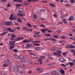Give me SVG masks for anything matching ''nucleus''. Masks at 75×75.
<instances>
[{
    "mask_svg": "<svg viewBox=\"0 0 75 75\" xmlns=\"http://www.w3.org/2000/svg\"><path fill=\"white\" fill-rule=\"evenodd\" d=\"M10 68H11V72H14V68L12 67H10Z\"/></svg>",
    "mask_w": 75,
    "mask_h": 75,
    "instance_id": "obj_16",
    "label": "nucleus"
},
{
    "mask_svg": "<svg viewBox=\"0 0 75 75\" xmlns=\"http://www.w3.org/2000/svg\"><path fill=\"white\" fill-rule=\"evenodd\" d=\"M17 15L18 16H19V17H23L25 16V14L24 13H23L20 15L19 14H17Z\"/></svg>",
    "mask_w": 75,
    "mask_h": 75,
    "instance_id": "obj_10",
    "label": "nucleus"
},
{
    "mask_svg": "<svg viewBox=\"0 0 75 75\" xmlns=\"http://www.w3.org/2000/svg\"><path fill=\"white\" fill-rule=\"evenodd\" d=\"M12 18H13L12 20H15V19L17 18V17L16 16H14Z\"/></svg>",
    "mask_w": 75,
    "mask_h": 75,
    "instance_id": "obj_42",
    "label": "nucleus"
},
{
    "mask_svg": "<svg viewBox=\"0 0 75 75\" xmlns=\"http://www.w3.org/2000/svg\"><path fill=\"white\" fill-rule=\"evenodd\" d=\"M6 63L7 65H9L11 64V62L8 60H6Z\"/></svg>",
    "mask_w": 75,
    "mask_h": 75,
    "instance_id": "obj_14",
    "label": "nucleus"
},
{
    "mask_svg": "<svg viewBox=\"0 0 75 75\" xmlns=\"http://www.w3.org/2000/svg\"><path fill=\"white\" fill-rule=\"evenodd\" d=\"M33 40V39H30L28 41V42H31V41H32Z\"/></svg>",
    "mask_w": 75,
    "mask_h": 75,
    "instance_id": "obj_47",
    "label": "nucleus"
},
{
    "mask_svg": "<svg viewBox=\"0 0 75 75\" xmlns=\"http://www.w3.org/2000/svg\"><path fill=\"white\" fill-rule=\"evenodd\" d=\"M18 21L19 22H20L21 23H22V21H21V19H20V18H18Z\"/></svg>",
    "mask_w": 75,
    "mask_h": 75,
    "instance_id": "obj_38",
    "label": "nucleus"
},
{
    "mask_svg": "<svg viewBox=\"0 0 75 75\" xmlns=\"http://www.w3.org/2000/svg\"><path fill=\"white\" fill-rule=\"evenodd\" d=\"M54 37V38H58V36L57 35H55L53 36Z\"/></svg>",
    "mask_w": 75,
    "mask_h": 75,
    "instance_id": "obj_55",
    "label": "nucleus"
},
{
    "mask_svg": "<svg viewBox=\"0 0 75 75\" xmlns=\"http://www.w3.org/2000/svg\"><path fill=\"white\" fill-rule=\"evenodd\" d=\"M58 54V53H57L56 52H54L53 53V54H54V55H57V56Z\"/></svg>",
    "mask_w": 75,
    "mask_h": 75,
    "instance_id": "obj_53",
    "label": "nucleus"
},
{
    "mask_svg": "<svg viewBox=\"0 0 75 75\" xmlns=\"http://www.w3.org/2000/svg\"><path fill=\"white\" fill-rule=\"evenodd\" d=\"M9 42L10 43V44H9V45H12L14 44H15V42H16V41H14L13 42V41H9Z\"/></svg>",
    "mask_w": 75,
    "mask_h": 75,
    "instance_id": "obj_8",
    "label": "nucleus"
},
{
    "mask_svg": "<svg viewBox=\"0 0 75 75\" xmlns=\"http://www.w3.org/2000/svg\"><path fill=\"white\" fill-rule=\"evenodd\" d=\"M13 51L15 52H18V50L17 49H14L13 50Z\"/></svg>",
    "mask_w": 75,
    "mask_h": 75,
    "instance_id": "obj_30",
    "label": "nucleus"
},
{
    "mask_svg": "<svg viewBox=\"0 0 75 75\" xmlns=\"http://www.w3.org/2000/svg\"><path fill=\"white\" fill-rule=\"evenodd\" d=\"M33 45H36V46H40V45L37 43L33 44Z\"/></svg>",
    "mask_w": 75,
    "mask_h": 75,
    "instance_id": "obj_43",
    "label": "nucleus"
},
{
    "mask_svg": "<svg viewBox=\"0 0 75 75\" xmlns=\"http://www.w3.org/2000/svg\"><path fill=\"white\" fill-rule=\"evenodd\" d=\"M11 36L12 37H13V38H15L16 37V35H13V34H12L11 35Z\"/></svg>",
    "mask_w": 75,
    "mask_h": 75,
    "instance_id": "obj_33",
    "label": "nucleus"
},
{
    "mask_svg": "<svg viewBox=\"0 0 75 75\" xmlns=\"http://www.w3.org/2000/svg\"><path fill=\"white\" fill-rule=\"evenodd\" d=\"M52 41H57V40H56V39H54V38H52Z\"/></svg>",
    "mask_w": 75,
    "mask_h": 75,
    "instance_id": "obj_50",
    "label": "nucleus"
},
{
    "mask_svg": "<svg viewBox=\"0 0 75 75\" xmlns=\"http://www.w3.org/2000/svg\"><path fill=\"white\" fill-rule=\"evenodd\" d=\"M27 25L29 27H31V24L30 23H27Z\"/></svg>",
    "mask_w": 75,
    "mask_h": 75,
    "instance_id": "obj_31",
    "label": "nucleus"
},
{
    "mask_svg": "<svg viewBox=\"0 0 75 75\" xmlns=\"http://www.w3.org/2000/svg\"><path fill=\"white\" fill-rule=\"evenodd\" d=\"M56 52L57 53H59V54H62V51H61V50H57Z\"/></svg>",
    "mask_w": 75,
    "mask_h": 75,
    "instance_id": "obj_22",
    "label": "nucleus"
},
{
    "mask_svg": "<svg viewBox=\"0 0 75 75\" xmlns=\"http://www.w3.org/2000/svg\"><path fill=\"white\" fill-rule=\"evenodd\" d=\"M8 33V31L6 32L5 33H2L1 34H0V36H3V35H4V34H7Z\"/></svg>",
    "mask_w": 75,
    "mask_h": 75,
    "instance_id": "obj_21",
    "label": "nucleus"
},
{
    "mask_svg": "<svg viewBox=\"0 0 75 75\" xmlns=\"http://www.w3.org/2000/svg\"><path fill=\"white\" fill-rule=\"evenodd\" d=\"M40 57L43 59H44V58H45V56H40Z\"/></svg>",
    "mask_w": 75,
    "mask_h": 75,
    "instance_id": "obj_37",
    "label": "nucleus"
},
{
    "mask_svg": "<svg viewBox=\"0 0 75 75\" xmlns=\"http://www.w3.org/2000/svg\"><path fill=\"white\" fill-rule=\"evenodd\" d=\"M72 48H75V46L72 45H71V49Z\"/></svg>",
    "mask_w": 75,
    "mask_h": 75,
    "instance_id": "obj_52",
    "label": "nucleus"
},
{
    "mask_svg": "<svg viewBox=\"0 0 75 75\" xmlns=\"http://www.w3.org/2000/svg\"><path fill=\"white\" fill-rule=\"evenodd\" d=\"M53 17H55V18H57V15H56V14H54L53 15Z\"/></svg>",
    "mask_w": 75,
    "mask_h": 75,
    "instance_id": "obj_63",
    "label": "nucleus"
},
{
    "mask_svg": "<svg viewBox=\"0 0 75 75\" xmlns=\"http://www.w3.org/2000/svg\"><path fill=\"white\" fill-rule=\"evenodd\" d=\"M42 3H47V2L46 1H42Z\"/></svg>",
    "mask_w": 75,
    "mask_h": 75,
    "instance_id": "obj_62",
    "label": "nucleus"
},
{
    "mask_svg": "<svg viewBox=\"0 0 75 75\" xmlns=\"http://www.w3.org/2000/svg\"><path fill=\"white\" fill-rule=\"evenodd\" d=\"M28 2H31V1H33V2H35L34 0H27Z\"/></svg>",
    "mask_w": 75,
    "mask_h": 75,
    "instance_id": "obj_44",
    "label": "nucleus"
},
{
    "mask_svg": "<svg viewBox=\"0 0 75 75\" xmlns=\"http://www.w3.org/2000/svg\"><path fill=\"white\" fill-rule=\"evenodd\" d=\"M18 71V69L17 67H15L14 69V72L16 73H17Z\"/></svg>",
    "mask_w": 75,
    "mask_h": 75,
    "instance_id": "obj_6",
    "label": "nucleus"
},
{
    "mask_svg": "<svg viewBox=\"0 0 75 75\" xmlns=\"http://www.w3.org/2000/svg\"><path fill=\"white\" fill-rule=\"evenodd\" d=\"M37 70H38V71L39 72H41L42 71L43 69L40 67H38L37 68Z\"/></svg>",
    "mask_w": 75,
    "mask_h": 75,
    "instance_id": "obj_5",
    "label": "nucleus"
},
{
    "mask_svg": "<svg viewBox=\"0 0 75 75\" xmlns=\"http://www.w3.org/2000/svg\"><path fill=\"white\" fill-rule=\"evenodd\" d=\"M18 10H19V11H21V12H22V11H23V8H19V9H18Z\"/></svg>",
    "mask_w": 75,
    "mask_h": 75,
    "instance_id": "obj_41",
    "label": "nucleus"
},
{
    "mask_svg": "<svg viewBox=\"0 0 75 75\" xmlns=\"http://www.w3.org/2000/svg\"><path fill=\"white\" fill-rule=\"evenodd\" d=\"M34 18H35V19H37V17L36 16V15H34Z\"/></svg>",
    "mask_w": 75,
    "mask_h": 75,
    "instance_id": "obj_57",
    "label": "nucleus"
},
{
    "mask_svg": "<svg viewBox=\"0 0 75 75\" xmlns=\"http://www.w3.org/2000/svg\"><path fill=\"white\" fill-rule=\"evenodd\" d=\"M40 27H45V25H40Z\"/></svg>",
    "mask_w": 75,
    "mask_h": 75,
    "instance_id": "obj_56",
    "label": "nucleus"
},
{
    "mask_svg": "<svg viewBox=\"0 0 75 75\" xmlns=\"http://www.w3.org/2000/svg\"><path fill=\"white\" fill-rule=\"evenodd\" d=\"M7 30H8V31H10V32H11L12 30H11V28H8L7 29Z\"/></svg>",
    "mask_w": 75,
    "mask_h": 75,
    "instance_id": "obj_32",
    "label": "nucleus"
},
{
    "mask_svg": "<svg viewBox=\"0 0 75 75\" xmlns=\"http://www.w3.org/2000/svg\"><path fill=\"white\" fill-rule=\"evenodd\" d=\"M28 62L29 64H31L32 63V62L29 60L28 61Z\"/></svg>",
    "mask_w": 75,
    "mask_h": 75,
    "instance_id": "obj_64",
    "label": "nucleus"
},
{
    "mask_svg": "<svg viewBox=\"0 0 75 75\" xmlns=\"http://www.w3.org/2000/svg\"><path fill=\"white\" fill-rule=\"evenodd\" d=\"M41 49V48L40 47H36L35 48V50H44V48H42L41 49Z\"/></svg>",
    "mask_w": 75,
    "mask_h": 75,
    "instance_id": "obj_7",
    "label": "nucleus"
},
{
    "mask_svg": "<svg viewBox=\"0 0 75 75\" xmlns=\"http://www.w3.org/2000/svg\"><path fill=\"white\" fill-rule=\"evenodd\" d=\"M69 64L70 65V67H73L74 66V63L73 62H69Z\"/></svg>",
    "mask_w": 75,
    "mask_h": 75,
    "instance_id": "obj_20",
    "label": "nucleus"
},
{
    "mask_svg": "<svg viewBox=\"0 0 75 75\" xmlns=\"http://www.w3.org/2000/svg\"><path fill=\"white\" fill-rule=\"evenodd\" d=\"M61 17L62 18H65V15H61Z\"/></svg>",
    "mask_w": 75,
    "mask_h": 75,
    "instance_id": "obj_40",
    "label": "nucleus"
},
{
    "mask_svg": "<svg viewBox=\"0 0 75 75\" xmlns=\"http://www.w3.org/2000/svg\"><path fill=\"white\" fill-rule=\"evenodd\" d=\"M44 35H45L46 36H48V37H51V34H44Z\"/></svg>",
    "mask_w": 75,
    "mask_h": 75,
    "instance_id": "obj_26",
    "label": "nucleus"
},
{
    "mask_svg": "<svg viewBox=\"0 0 75 75\" xmlns=\"http://www.w3.org/2000/svg\"><path fill=\"white\" fill-rule=\"evenodd\" d=\"M34 34L36 35H38V34H40V33L39 32H35Z\"/></svg>",
    "mask_w": 75,
    "mask_h": 75,
    "instance_id": "obj_28",
    "label": "nucleus"
},
{
    "mask_svg": "<svg viewBox=\"0 0 75 75\" xmlns=\"http://www.w3.org/2000/svg\"><path fill=\"white\" fill-rule=\"evenodd\" d=\"M74 19V16L72 15H71L69 18V21H72Z\"/></svg>",
    "mask_w": 75,
    "mask_h": 75,
    "instance_id": "obj_3",
    "label": "nucleus"
},
{
    "mask_svg": "<svg viewBox=\"0 0 75 75\" xmlns=\"http://www.w3.org/2000/svg\"><path fill=\"white\" fill-rule=\"evenodd\" d=\"M5 24L6 25H13V23L12 22L8 21L5 23Z\"/></svg>",
    "mask_w": 75,
    "mask_h": 75,
    "instance_id": "obj_1",
    "label": "nucleus"
},
{
    "mask_svg": "<svg viewBox=\"0 0 75 75\" xmlns=\"http://www.w3.org/2000/svg\"><path fill=\"white\" fill-rule=\"evenodd\" d=\"M22 20H24V21H26V20H27V19H25L24 18L22 17Z\"/></svg>",
    "mask_w": 75,
    "mask_h": 75,
    "instance_id": "obj_61",
    "label": "nucleus"
},
{
    "mask_svg": "<svg viewBox=\"0 0 75 75\" xmlns=\"http://www.w3.org/2000/svg\"><path fill=\"white\" fill-rule=\"evenodd\" d=\"M24 58V56H19V58L20 59H23V58Z\"/></svg>",
    "mask_w": 75,
    "mask_h": 75,
    "instance_id": "obj_27",
    "label": "nucleus"
},
{
    "mask_svg": "<svg viewBox=\"0 0 75 75\" xmlns=\"http://www.w3.org/2000/svg\"><path fill=\"white\" fill-rule=\"evenodd\" d=\"M3 66L4 67H8V65H6V64H4L3 65Z\"/></svg>",
    "mask_w": 75,
    "mask_h": 75,
    "instance_id": "obj_59",
    "label": "nucleus"
},
{
    "mask_svg": "<svg viewBox=\"0 0 75 75\" xmlns=\"http://www.w3.org/2000/svg\"><path fill=\"white\" fill-rule=\"evenodd\" d=\"M30 55H33V56H35V55L33 53L31 52H30Z\"/></svg>",
    "mask_w": 75,
    "mask_h": 75,
    "instance_id": "obj_51",
    "label": "nucleus"
},
{
    "mask_svg": "<svg viewBox=\"0 0 75 75\" xmlns=\"http://www.w3.org/2000/svg\"><path fill=\"white\" fill-rule=\"evenodd\" d=\"M47 56H48V59H53V58L51 57H52V55H51L50 54H47Z\"/></svg>",
    "mask_w": 75,
    "mask_h": 75,
    "instance_id": "obj_12",
    "label": "nucleus"
},
{
    "mask_svg": "<svg viewBox=\"0 0 75 75\" xmlns=\"http://www.w3.org/2000/svg\"><path fill=\"white\" fill-rule=\"evenodd\" d=\"M71 52L73 53V54L74 56H75V51L74 50H71Z\"/></svg>",
    "mask_w": 75,
    "mask_h": 75,
    "instance_id": "obj_19",
    "label": "nucleus"
},
{
    "mask_svg": "<svg viewBox=\"0 0 75 75\" xmlns=\"http://www.w3.org/2000/svg\"><path fill=\"white\" fill-rule=\"evenodd\" d=\"M60 37L61 38H62L63 39H64V38H67V37L65 36H63Z\"/></svg>",
    "mask_w": 75,
    "mask_h": 75,
    "instance_id": "obj_39",
    "label": "nucleus"
},
{
    "mask_svg": "<svg viewBox=\"0 0 75 75\" xmlns=\"http://www.w3.org/2000/svg\"><path fill=\"white\" fill-rule=\"evenodd\" d=\"M50 6H52L53 7H54L55 6V4L51 3H50Z\"/></svg>",
    "mask_w": 75,
    "mask_h": 75,
    "instance_id": "obj_34",
    "label": "nucleus"
},
{
    "mask_svg": "<svg viewBox=\"0 0 75 75\" xmlns=\"http://www.w3.org/2000/svg\"><path fill=\"white\" fill-rule=\"evenodd\" d=\"M16 8H18V7L22 6V5L20 4H16Z\"/></svg>",
    "mask_w": 75,
    "mask_h": 75,
    "instance_id": "obj_17",
    "label": "nucleus"
},
{
    "mask_svg": "<svg viewBox=\"0 0 75 75\" xmlns=\"http://www.w3.org/2000/svg\"><path fill=\"white\" fill-rule=\"evenodd\" d=\"M41 31L42 33H43L44 34V33H45V31H44V29L42 30Z\"/></svg>",
    "mask_w": 75,
    "mask_h": 75,
    "instance_id": "obj_54",
    "label": "nucleus"
},
{
    "mask_svg": "<svg viewBox=\"0 0 75 75\" xmlns=\"http://www.w3.org/2000/svg\"><path fill=\"white\" fill-rule=\"evenodd\" d=\"M13 17V14H11L9 18V20H11V21H12V20H13V18H12Z\"/></svg>",
    "mask_w": 75,
    "mask_h": 75,
    "instance_id": "obj_13",
    "label": "nucleus"
},
{
    "mask_svg": "<svg viewBox=\"0 0 75 75\" xmlns=\"http://www.w3.org/2000/svg\"><path fill=\"white\" fill-rule=\"evenodd\" d=\"M14 45H13L9 47V49L10 50H12V49H13V48H14Z\"/></svg>",
    "mask_w": 75,
    "mask_h": 75,
    "instance_id": "obj_25",
    "label": "nucleus"
},
{
    "mask_svg": "<svg viewBox=\"0 0 75 75\" xmlns=\"http://www.w3.org/2000/svg\"><path fill=\"white\" fill-rule=\"evenodd\" d=\"M57 73V72H56L55 71H53V75H55Z\"/></svg>",
    "mask_w": 75,
    "mask_h": 75,
    "instance_id": "obj_36",
    "label": "nucleus"
},
{
    "mask_svg": "<svg viewBox=\"0 0 75 75\" xmlns=\"http://www.w3.org/2000/svg\"><path fill=\"white\" fill-rule=\"evenodd\" d=\"M29 3L27 2H24L23 3V5L25 6H28V5H29Z\"/></svg>",
    "mask_w": 75,
    "mask_h": 75,
    "instance_id": "obj_18",
    "label": "nucleus"
},
{
    "mask_svg": "<svg viewBox=\"0 0 75 75\" xmlns=\"http://www.w3.org/2000/svg\"><path fill=\"white\" fill-rule=\"evenodd\" d=\"M66 48H68V49H71V45H67L66 47Z\"/></svg>",
    "mask_w": 75,
    "mask_h": 75,
    "instance_id": "obj_15",
    "label": "nucleus"
},
{
    "mask_svg": "<svg viewBox=\"0 0 75 75\" xmlns=\"http://www.w3.org/2000/svg\"><path fill=\"white\" fill-rule=\"evenodd\" d=\"M22 13V12H21L20 11H19L18 12V13L20 15Z\"/></svg>",
    "mask_w": 75,
    "mask_h": 75,
    "instance_id": "obj_60",
    "label": "nucleus"
},
{
    "mask_svg": "<svg viewBox=\"0 0 75 75\" xmlns=\"http://www.w3.org/2000/svg\"><path fill=\"white\" fill-rule=\"evenodd\" d=\"M15 58H16V59H18L19 58V56H18L17 55H16Z\"/></svg>",
    "mask_w": 75,
    "mask_h": 75,
    "instance_id": "obj_46",
    "label": "nucleus"
},
{
    "mask_svg": "<svg viewBox=\"0 0 75 75\" xmlns=\"http://www.w3.org/2000/svg\"><path fill=\"white\" fill-rule=\"evenodd\" d=\"M23 29L24 31H27V30H28V28L26 27H24Z\"/></svg>",
    "mask_w": 75,
    "mask_h": 75,
    "instance_id": "obj_23",
    "label": "nucleus"
},
{
    "mask_svg": "<svg viewBox=\"0 0 75 75\" xmlns=\"http://www.w3.org/2000/svg\"><path fill=\"white\" fill-rule=\"evenodd\" d=\"M41 11H42V12H44V11H45V9H41L40 10Z\"/></svg>",
    "mask_w": 75,
    "mask_h": 75,
    "instance_id": "obj_49",
    "label": "nucleus"
},
{
    "mask_svg": "<svg viewBox=\"0 0 75 75\" xmlns=\"http://www.w3.org/2000/svg\"><path fill=\"white\" fill-rule=\"evenodd\" d=\"M60 73L62 74V75L65 74V71L62 69V70H60Z\"/></svg>",
    "mask_w": 75,
    "mask_h": 75,
    "instance_id": "obj_9",
    "label": "nucleus"
},
{
    "mask_svg": "<svg viewBox=\"0 0 75 75\" xmlns=\"http://www.w3.org/2000/svg\"><path fill=\"white\" fill-rule=\"evenodd\" d=\"M24 39V38L23 37H19L18 38H16L15 39V41H18L19 40H23Z\"/></svg>",
    "mask_w": 75,
    "mask_h": 75,
    "instance_id": "obj_4",
    "label": "nucleus"
},
{
    "mask_svg": "<svg viewBox=\"0 0 75 75\" xmlns=\"http://www.w3.org/2000/svg\"><path fill=\"white\" fill-rule=\"evenodd\" d=\"M14 31H16V29H13L11 30V32L12 33H14Z\"/></svg>",
    "mask_w": 75,
    "mask_h": 75,
    "instance_id": "obj_48",
    "label": "nucleus"
},
{
    "mask_svg": "<svg viewBox=\"0 0 75 75\" xmlns=\"http://www.w3.org/2000/svg\"><path fill=\"white\" fill-rule=\"evenodd\" d=\"M71 3H75V0H70Z\"/></svg>",
    "mask_w": 75,
    "mask_h": 75,
    "instance_id": "obj_35",
    "label": "nucleus"
},
{
    "mask_svg": "<svg viewBox=\"0 0 75 75\" xmlns=\"http://www.w3.org/2000/svg\"><path fill=\"white\" fill-rule=\"evenodd\" d=\"M7 7H11V6H10V4L8 3L7 5Z\"/></svg>",
    "mask_w": 75,
    "mask_h": 75,
    "instance_id": "obj_58",
    "label": "nucleus"
},
{
    "mask_svg": "<svg viewBox=\"0 0 75 75\" xmlns=\"http://www.w3.org/2000/svg\"><path fill=\"white\" fill-rule=\"evenodd\" d=\"M23 42H26V43H28V40H27L26 39H25L23 41Z\"/></svg>",
    "mask_w": 75,
    "mask_h": 75,
    "instance_id": "obj_29",
    "label": "nucleus"
},
{
    "mask_svg": "<svg viewBox=\"0 0 75 75\" xmlns=\"http://www.w3.org/2000/svg\"><path fill=\"white\" fill-rule=\"evenodd\" d=\"M58 60L61 62H65L67 61L66 60L63 58H59L58 59Z\"/></svg>",
    "mask_w": 75,
    "mask_h": 75,
    "instance_id": "obj_2",
    "label": "nucleus"
},
{
    "mask_svg": "<svg viewBox=\"0 0 75 75\" xmlns=\"http://www.w3.org/2000/svg\"><path fill=\"white\" fill-rule=\"evenodd\" d=\"M39 61L40 62V64H42V59H41V58L39 59Z\"/></svg>",
    "mask_w": 75,
    "mask_h": 75,
    "instance_id": "obj_24",
    "label": "nucleus"
},
{
    "mask_svg": "<svg viewBox=\"0 0 75 75\" xmlns=\"http://www.w3.org/2000/svg\"><path fill=\"white\" fill-rule=\"evenodd\" d=\"M31 46V45L28 44L26 45V47L29 48V47H30Z\"/></svg>",
    "mask_w": 75,
    "mask_h": 75,
    "instance_id": "obj_45",
    "label": "nucleus"
},
{
    "mask_svg": "<svg viewBox=\"0 0 75 75\" xmlns=\"http://www.w3.org/2000/svg\"><path fill=\"white\" fill-rule=\"evenodd\" d=\"M13 2H23V0H14L13 1Z\"/></svg>",
    "mask_w": 75,
    "mask_h": 75,
    "instance_id": "obj_11",
    "label": "nucleus"
}]
</instances>
